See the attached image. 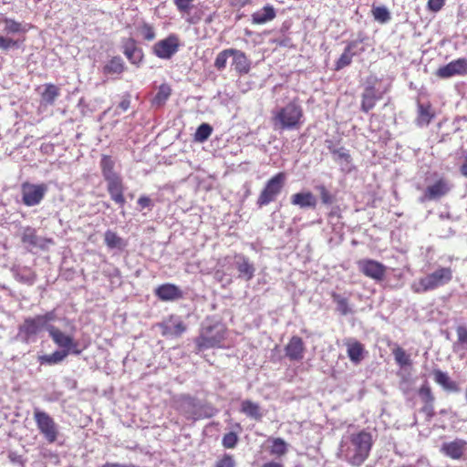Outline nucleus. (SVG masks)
Here are the masks:
<instances>
[{"label": "nucleus", "instance_id": "1", "mask_svg": "<svg viewBox=\"0 0 467 467\" xmlns=\"http://www.w3.org/2000/svg\"><path fill=\"white\" fill-rule=\"evenodd\" d=\"M349 444L344 451L346 461L354 467L361 466L369 457L373 438L370 432L362 430L348 437Z\"/></svg>", "mask_w": 467, "mask_h": 467}, {"label": "nucleus", "instance_id": "2", "mask_svg": "<svg viewBox=\"0 0 467 467\" xmlns=\"http://www.w3.org/2000/svg\"><path fill=\"white\" fill-rule=\"evenodd\" d=\"M272 123L278 130H299L305 122L302 106L296 99L272 112Z\"/></svg>", "mask_w": 467, "mask_h": 467}, {"label": "nucleus", "instance_id": "3", "mask_svg": "<svg viewBox=\"0 0 467 467\" xmlns=\"http://www.w3.org/2000/svg\"><path fill=\"white\" fill-rule=\"evenodd\" d=\"M227 327L220 322L203 325L199 336L194 339L198 351L223 347L226 338Z\"/></svg>", "mask_w": 467, "mask_h": 467}, {"label": "nucleus", "instance_id": "4", "mask_svg": "<svg viewBox=\"0 0 467 467\" xmlns=\"http://www.w3.org/2000/svg\"><path fill=\"white\" fill-rule=\"evenodd\" d=\"M452 280V270L451 267H439L434 272L419 279L418 283L411 285L416 294L432 291L440 286L449 284Z\"/></svg>", "mask_w": 467, "mask_h": 467}, {"label": "nucleus", "instance_id": "5", "mask_svg": "<svg viewBox=\"0 0 467 467\" xmlns=\"http://www.w3.org/2000/svg\"><path fill=\"white\" fill-rule=\"evenodd\" d=\"M285 182L286 174L284 171L277 172L267 180L257 197L256 205L259 208H262L275 202L282 192L285 185Z\"/></svg>", "mask_w": 467, "mask_h": 467}, {"label": "nucleus", "instance_id": "6", "mask_svg": "<svg viewBox=\"0 0 467 467\" xmlns=\"http://www.w3.org/2000/svg\"><path fill=\"white\" fill-rule=\"evenodd\" d=\"M34 420L39 433L48 443H54L59 435V427L54 419L38 408L34 409Z\"/></svg>", "mask_w": 467, "mask_h": 467}, {"label": "nucleus", "instance_id": "7", "mask_svg": "<svg viewBox=\"0 0 467 467\" xmlns=\"http://www.w3.org/2000/svg\"><path fill=\"white\" fill-rule=\"evenodd\" d=\"M57 318L55 311L47 312L44 315H38L33 318H26L19 327L20 334L25 336L27 340L30 337L36 335L41 330L51 327L50 322L55 321Z\"/></svg>", "mask_w": 467, "mask_h": 467}, {"label": "nucleus", "instance_id": "8", "mask_svg": "<svg viewBox=\"0 0 467 467\" xmlns=\"http://www.w3.org/2000/svg\"><path fill=\"white\" fill-rule=\"evenodd\" d=\"M48 187L45 183L34 184L24 182L21 185L22 201L26 206L38 205L47 192Z\"/></svg>", "mask_w": 467, "mask_h": 467}, {"label": "nucleus", "instance_id": "9", "mask_svg": "<svg viewBox=\"0 0 467 467\" xmlns=\"http://www.w3.org/2000/svg\"><path fill=\"white\" fill-rule=\"evenodd\" d=\"M357 265L360 273L376 282H381L386 276L387 267L380 262L373 259H361L358 261Z\"/></svg>", "mask_w": 467, "mask_h": 467}, {"label": "nucleus", "instance_id": "10", "mask_svg": "<svg viewBox=\"0 0 467 467\" xmlns=\"http://www.w3.org/2000/svg\"><path fill=\"white\" fill-rule=\"evenodd\" d=\"M417 393L422 403L420 412L425 415L426 420L430 421L435 416V396L432 393L431 387L428 382L420 385L418 389Z\"/></svg>", "mask_w": 467, "mask_h": 467}, {"label": "nucleus", "instance_id": "11", "mask_svg": "<svg viewBox=\"0 0 467 467\" xmlns=\"http://www.w3.org/2000/svg\"><path fill=\"white\" fill-rule=\"evenodd\" d=\"M451 191L449 181L444 177L438 178L432 184L426 187L420 197V202L437 201Z\"/></svg>", "mask_w": 467, "mask_h": 467}, {"label": "nucleus", "instance_id": "12", "mask_svg": "<svg viewBox=\"0 0 467 467\" xmlns=\"http://www.w3.org/2000/svg\"><path fill=\"white\" fill-rule=\"evenodd\" d=\"M47 332L53 342L62 349L68 350L77 355L80 353L78 349V343L75 341L72 335L62 332L58 327L53 325L47 327Z\"/></svg>", "mask_w": 467, "mask_h": 467}, {"label": "nucleus", "instance_id": "13", "mask_svg": "<svg viewBox=\"0 0 467 467\" xmlns=\"http://www.w3.org/2000/svg\"><path fill=\"white\" fill-rule=\"evenodd\" d=\"M435 75L442 79L449 78L453 76L467 75V58H458L440 67L436 70Z\"/></svg>", "mask_w": 467, "mask_h": 467}, {"label": "nucleus", "instance_id": "14", "mask_svg": "<svg viewBox=\"0 0 467 467\" xmlns=\"http://www.w3.org/2000/svg\"><path fill=\"white\" fill-rule=\"evenodd\" d=\"M179 48V39L176 36H170L165 39L158 41L152 47V52L158 57L169 59Z\"/></svg>", "mask_w": 467, "mask_h": 467}, {"label": "nucleus", "instance_id": "15", "mask_svg": "<svg viewBox=\"0 0 467 467\" xmlns=\"http://www.w3.org/2000/svg\"><path fill=\"white\" fill-rule=\"evenodd\" d=\"M161 334L164 337H180L186 331V325L181 317L171 315L161 324Z\"/></svg>", "mask_w": 467, "mask_h": 467}, {"label": "nucleus", "instance_id": "16", "mask_svg": "<svg viewBox=\"0 0 467 467\" xmlns=\"http://www.w3.org/2000/svg\"><path fill=\"white\" fill-rule=\"evenodd\" d=\"M440 451L443 455L452 460H460L467 451V441L462 439H455L442 443Z\"/></svg>", "mask_w": 467, "mask_h": 467}, {"label": "nucleus", "instance_id": "17", "mask_svg": "<svg viewBox=\"0 0 467 467\" xmlns=\"http://www.w3.org/2000/svg\"><path fill=\"white\" fill-rule=\"evenodd\" d=\"M155 295L161 301H177L184 296L183 291L176 285L166 283L155 289Z\"/></svg>", "mask_w": 467, "mask_h": 467}, {"label": "nucleus", "instance_id": "18", "mask_svg": "<svg viewBox=\"0 0 467 467\" xmlns=\"http://www.w3.org/2000/svg\"><path fill=\"white\" fill-rule=\"evenodd\" d=\"M306 347L303 339L298 336H293L285 347V356L291 361H300L303 359Z\"/></svg>", "mask_w": 467, "mask_h": 467}, {"label": "nucleus", "instance_id": "19", "mask_svg": "<svg viewBox=\"0 0 467 467\" xmlns=\"http://www.w3.org/2000/svg\"><path fill=\"white\" fill-rule=\"evenodd\" d=\"M232 57V67L238 75L244 76L250 72L251 61L244 51L234 48Z\"/></svg>", "mask_w": 467, "mask_h": 467}, {"label": "nucleus", "instance_id": "20", "mask_svg": "<svg viewBox=\"0 0 467 467\" xmlns=\"http://www.w3.org/2000/svg\"><path fill=\"white\" fill-rule=\"evenodd\" d=\"M235 266L239 272V277L251 280L254 275V266L250 263L249 258L242 254H234Z\"/></svg>", "mask_w": 467, "mask_h": 467}, {"label": "nucleus", "instance_id": "21", "mask_svg": "<svg viewBox=\"0 0 467 467\" xmlns=\"http://www.w3.org/2000/svg\"><path fill=\"white\" fill-rule=\"evenodd\" d=\"M432 376L434 381L444 390L450 392H458L460 390L459 384L455 380L451 379L447 372H444L440 368H434L432 370Z\"/></svg>", "mask_w": 467, "mask_h": 467}, {"label": "nucleus", "instance_id": "22", "mask_svg": "<svg viewBox=\"0 0 467 467\" xmlns=\"http://www.w3.org/2000/svg\"><path fill=\"white\" fill-rule=\"evenodd\" d=\"M380 99L381 97L378 94L374 86L366 87L364 92L361 95L360 109L363 112L368 113L376 106L377 102Z\"/></svg>", "mask_w": 467, "mask_h": 467}, {"label": "nucleus", "instance_id": "23", "mask_svg": "<svg viewBox=\"0 0 467 467\" xmlns=\"http://www.w3.org/2000/svg\"><path fill=\"white\" fill-rule=\"evenodd\" d=\"M359 43H361V41L358 40H353L348 43L344 52L335 63V70H341L342 68L351 64L352 57L357 55V53L353 50L358 46Z\"/></svg>", "mask_w": 467, "mask_h": 467}, {"label": "nucleus", "instance_id": "24", "mask_svg": "<svg viewBox=\"0 0 467 467\" xmlns=\"http://www.w3.org/2000/svg\"><path fill=\"white\" fill-rule=\"evenodd\" d=\"M347 347L348 357L354 364H359L364 358L365 347L362 343L355 339H348L345 343Z\"/></svg>", "mask_w": 467, "mask_h": 467}, {"label": "nucleus", "instance_id": "25", "mask_svg": "<svg viewBox=\"0 0 467 467\" xmlns=\"http://www.w3.org/2000/svg\"><path fill=\"white\" fill-rule=\"evenodd\" d=\"M435 117V112L430 102L426 104L419 103L417 106L416 124L419 127L428 126Z\"/></svg>", "mask_w": 467, "mask_h": 467}, {"label": "nucleus", "instance_id": "26", "mask_svg": "<svg viewBox=\"0 0 467 467\" xmlns=\"http://www.w3.org/2000/svg\"><path fill=\"white\" fill-rule=\"evenodd\" d=\"M108 191L111 199L118 204L123 205L125 198L123 196V186L119 176L107 180Z\"/></svg>", "mask_w": 467, "mask_h": 467}, {"label": "nucleus", "instance_id": "27", "mask_svg": "<svg viewBox=\"0 0 467 467\" xmlns=\"http://www.w3.org/2000/svg\"><path fill=\"white\" fill-rule=\"evenodd\" d=\"M276 16V11L271 5H265L262 9L252 14V23L254 25H264L272 21Z\"/></svg>", "mask_w": 467, "mask_h": 467}, {"label": "nucleus", "instance_id": "28", "mask_svg": "<svg viewBox=\"0 0 467 467\" xmlns=\"http://www.w3.org/2000/svg\"><path fill=\"white\" fill-rule=\"evenodd\" d=\"M291 203L300 208H316L317 201L311 192H305L293 194Z\"/></svg>", "mask_w": 467, "mask_h": 467}, {"label": "nucleus", "instance_id": "29", "mask_svg": "<svg viewBox=\"0 0 467 467\" xmlns=\"http://www.w3.org/2000/svg\"><path fill=\"white\" fill-rule=\"evenodd\" d=\"M240 411L248 418L254 419L257 421H260L263 418L260 405L251 400H244L242 401Z\"/></svg>", "mask_w": 467, "mask_h": 467}, {"label": "nucleus", "instance_id": "30", "mask_svg": "<svg viewBox=\"0 0 467 467\" xmlns=\"http://www.w3.org/2000/svg\"><path fill=\"white\" fill-rule=\"evenodd\" d=\"M171 95V87L168 84H161L150 101L151 107L154 109H160L163 107Z\"/></svg>", "mask_w": 467, "mask_h": 467}, {"label": "nucleus", "instance_id": "31", "mask_svg": "<svg viewBox=\"0 0 467 467\" xmlns=\"http://www.w3.org/2000/svg\"><path fill=\"white\" fill-rule=\"evenodd\" d=\"M272 444L270 446V454L282 457L286 454L288 445L282 438H271L268 440Z\"/></svg>", "mask_w": 467, "mask_h": 467}, {"label": "nucleus", "instance_id": "32", "mask_svg": "<svg viewBox=\"0 0 467 467\" xmlns=\"http://www.w3.org/2000/svg\"><path fill=\"white\" fill-rule=\"evenodd\" d=\"M100 166L106 181L119 176L114 170L115 162L109 156L104 155L102 157Z\"/></svg>", "mask_w": 467, "mask_h": 467}, {"label": "nucleus", "instance_id": "33", "mask_svg": "<svg viewBox=\"0 0 467 467\" xmlns=\"http://www.w3.org/2000/svg\"><path fill=\"white\" fill-rule=\"evenodd\" d=\"M60 95L59 88L54 84H47L45 90L42 92V101L47 105H53L55 100Z\"/></svg>", "mask_w": 467, "mask_h": 467}, {"label": "nucleus", "instance_id": "34", "mask_svg": "<svg viewBox=\"0 0 467 467\" xmlns=\"http://www.w3.org/2000/svg\"><path fill=\"white\" fill-rule=\"evenodd\" d=\"M392 354L396 363L400 368L409 367L411 365L410 355L401 347L395 345V348L392 349Z\"/></svg>", "mask_w": 467, "mask_h": 467}, {"label": "nucleus", "instance_id": "35", "mask_svg": "<svg viewBox=\"0 0 467 467\" xmlns=\"http://www.w3.org/2000/svg\"><path fill=\"white\" fill-rule=\"evenodd\" d=\"M69 353L71 352L66 349L57 350L52 354L41 357V362L49 365L57 364L64 360Z\"/></svg>", "mask_w": 467, "mask_h": 467}, {"label": "nucleus", "instance_id": "36", "mask_svg": "<svg viewBox=\"0 0 467 467\" xmlns=\"http://www.w3.org/2000/svg\"><path fill=\"white\" fill-rule=\"evenodd\" d=\"M331 297L333 301L337 304V310L342 315L347 316L351 312V309L348 306V300L346 297H343L341 295L332 292Z\"/></svg>", "mask_w": 467, "mask_h": 467}, {"label": "nucleus", "instance_id": "37", "mask_svg": "<svg viewBox=\"0 0 467 467\" xmlns=\"http://www.w3.org/2000/svg\"><path fill=\"white\" fill-rule=\"evenodd\" d=\"M125 55L133 64H139L143 57L141 50L135 47L132 41L126 45Z\"/></svg>", "mask_w": 467, "mask_h": 467}, {"label": "nucleus", "instance_id": "38", "mask_svg": "<svg viewBox=\"0 0 467 467\" xmlns=\"http://www.w3.org/2000/svg\"><path fill=\"white\" fill-rule=\"evenodd\" d=\"M233 52H234V48H227V49H223V51L219 52L214 60V64H213L214 67L219 71L225 69L226 64H227V59L230 57H233Z\"/></svg>", "mask_w": 467, "mask_h": 467}, {"label": "nucleus", "instance_id": "39", "mask_svg": "<svg viewBox=\"0 0 467 467\" xmlns=\"http://www.w3.org/2000/svg\"><path fill=\"white\" fill-rule=\"evenodd\" d=\"M104 241L106 244L111 249H120L124 245L122 239L119 237L114 232L109 230L105 233Z\"/></svg>", "mask_w": 467, "mask_h": 467}, {"label": "nucleus", "instance_id": "40", "mask_svg": "<svg viewBox=\"0 0 467 467\" xmlns=\"http://www.w3.org/2000/svg\"><path fill=\"white\" fill-rule=\"evenodd\" d=\"M3 22L5 25L4 30L6 33L16 34V33L26 31L25 26H23L21 23L14 20V19L5 18Z\"/></svg>", "mask_w": 467, "mask_h": 467}, {"label": "nucleus", "instance_id": "41", "mask_svg": "<svg viewBox=\"0 0 467 467\" xmlns=\"http://www.w3.org/2000/svg\"><path fill=\"white\" fill-rule=\"evenodd\" d=\"M213 128L208 123L201 124L195 132L194 139L196 141L203 142L212 135Z\"/></svg>", "mask_w": 467, "mask_h": 467}, {"label": "nucleus", "instance_id": "42", "mask_svg": "<svg viewBox=\"0 0 467 467\" xmlns=\"http://www.w3.org/2000/svg\"><path fill=\"white\" fill-rule=\"evenodd\" d=\"M106 73L119 74L123 70V62L120 57H113L104 67Z\"/></svg>", "mask_w": 467, "mask_h": 467}, {"label": "nucleus", "instance_id": "43", "mask_svg": "<svg viewBox=\"0 0 467 467\" xmlns=\"http://www.w3.org/2000/svg\"><path fill=\"white\" fill-rule=\"evenodd\" d=\"M22 242L32 246H39L38 237L33 228L27 227L22 234Z\"/></svg>", "mask_w": 467, "mask_h": 467}, {"label": "nucleus", "instance_id": "44", "mask_svg": "<svg viewBox=\"0 0 467 467\" xmlns=\"http://www.w3.org/2000/svg\"><path fill=\"white\" fill-rule=\"evenodd\" d=\"M372 15L375 20L380 23H386L390 20V14L385 6L373 7Z\"/></svg>", "mask_w": 467, "mask_h": 467}, {"label": "nucleus", "instance_id": "45", "mask_svg": "<svg viewBox=\"0 0 467 467\" xmlns=\"http://www.w3.org/2000/svg\"><path fill=\"white\" fill-rule=\"evenodd\" d=\"M213 467H236V462L232 454L224 453L215 461Z\"/></svg>", "mask_w": 467, "mask_h": 467}, {"label": "nucleus", "instance_id": "46", "mask_svg": "<svg viewBox=\"0 0 467 467\" xmlns=\"http://www.w3.org/2000/svg\"><path fill=\"white\" fill-rule=\"evenodd\" d=\"M316 189L320 194V199L323 204H331L335 201L334 195L323 184L317 185Z\"/></svg>", "mask_w": 467, "mask_h": 467}, {"label": "nucleus", "instance_id": "47", "mask_svg": "<svg viewBox=\"0 0 467 467\" xmlns=\"http://www.w3.org/2000/svg\"><path fill=\"white\" fill-rule=\"evenodd\" d=\"M239 438L235 432L230 431L223 435L222 444L225 449H234L238 443Z\"/></svg>", "mask_w": 467, "mask_h": 467}, {"label": "nucleus", "instance_id": "48", "mask_svg": "<svg viewBox=\"0 0 467 467\" xmlns=\"http://www.w3.org/2000/svg\"><path fill=\"white\" fill-rule=\"evenodd\" d=\"M330 153L337 156V159L343 160L347 164H349L352 161L351 155L348 150L344 148L336 149L333 146H328Z\"/></svg>", "mask_w": 467, "mask_h": 467}, {"label": "nucleus", "instance_id": "49", "mask_svg": "<svg viewBox=\"0 0 467 467\" xmlns=\"http://www.w3.org/2000/svg\"><path fill=\"white\" fill-rule=\"evenodd\" d=\"M457 342L462 345L467 344V326H458L456 327Z\"/></svg>", "mask_w": 467, "mask_h": 467}, {"label": "nucleus", "instance_id": "50", "mask_svg": "<svg viewBox=\"0 0 467 467\" xmlns=\"http://www.w3.org/2000/svg\"><path fill=\"white\" fill-rule=\"evenodd\" d=\"M446 0H428L427 7L431 12H439L444 6Z\"/></svg>", "mask_w": 467, "mask_h": 467}, {"label": "nucleus", "instance_id": "51", "mask_svg": "<svg viewBox=\"0 0 467 467\" xmlns=\"http://www.w3.org/2000/svg\"><path fill=\"white\" fill-rule=\"evenodd\" d=\"M193 0H173L175 5L180 12H189Z\"/></svg>", "mask_w": 467, "mask_h": 467}, {"label": "nucleus", "instance_id": "52", "mask_svg": "<svg viewBox=\"0 0 467 467\" xmlns=\"http://www.w3.org/2000/svg\"><path fill=\"white\" fill-rule=\"evenodd\" d=\"M12 47H17V41H15L11 38L0 36V48L3 50H7Z\"/></svg>", "mask_w": 467, "mask_h": 467}, {"label": "nucleus", "instance_id": "53", "mask_svg": "<svg viewBox=\"0 0 467 467\" xmlns=\"http://www.w3.org/2000/svg\"><path fill=\"white\" fill-rule=\"evenodd\" d=\"M232 6L243 7L250 3V0H229Z\"/></svg>", "mask_w": 467, "mask_h": 467}, {"label": "nucleus", "instance_id": "54", "mask_svg": "<svg viewBox=\"0 0 467 467\" xmlns=\"http://www.w3.org/2000/svg\"><path fill=\"white\" fill-rule=\"evenodd\" d=\"M130 107V100L127 99H124L120 101L118 108L121 109V111H126Z\"/></svg>", "mask_w": 467, "mask_h": 467}, {"label": "nucleus", "instance_id": "55", "mask_svg": "<svg viewBox=\"0 0 467 467\" xmlns=\"http://www.w3.org/2000/svg\"><path fill=\"white\" fill-rule=\"evenodd\" d=\"M261 467H285V466L281 462L270 461V462H265Z\"/></svg>", "mask_w": 467, "mask_h": 467}, {"label": "nucleus", "instance_id": "56", "mask_svg": "<svg viewBox=\"0 0 467 467\" xmlns=\"http://www.w3.org/2000/svg\"><path fill=\"white\" fill-rule=\"evenodd\" d=\"M139 203H140L142 207H144V206L146 205V197H145V196H141V197H140V199H139Z\"/></svg>", "mask_w": 467, "mask_h": 467}, {"label": "nucleus", "instance_id": "57", "mask_svg": "<svg viewBox=\"0 0 467 467\" xmlns=\"http://www.w3.org/2000/svg\"><path fill=\"white\" fill-rule=\"evenodd\" d=\"M153 36H154V34L152 32H150V29L148 27V35H147L148 39H150Z\"/></svg>", "mask_w": 467, "mask_h": 467}, {"label": "nucleus", "instance_id": "58", "mask_svg": "<svg viewBox=\"0 0 467 467\" xmlns=\"http://www.w3.org/2000/svg\"><path fill=\"white\" fill-rule=\"evenodd\" d=\"M328 215H329L330 217H331V216H334V215H335V213H334V212H330Z\"/></svg>", "mask_w": 467, "mask_h": 467}]
</instances>
